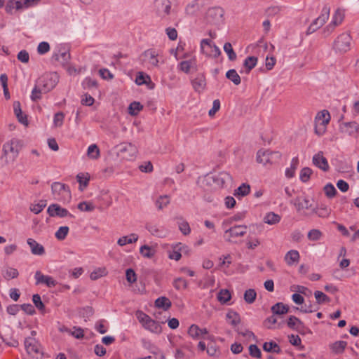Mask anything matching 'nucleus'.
Listing matches in <instances>:
<instances>
[{
  "instance_id": "a211bd4d",
  "label": "nucleus",
  "mask_w": 359,
  "mask_h": 359,
  "mask_svg": "<svg viewBox=\"0 0 359 359\" xmlns=\"http://www.w3.org/2000/svg\"><path fill=\"white\" fill-rule=\"evenodd\" d=\"M287 326L292 330H295L299 332L304 328V325L298 318L290 316L287 321Z\"/></svg>"
},
{
  "instance_id": "f8f14e48",
  "label": "nucleus",
  "mask_w": 359,
  "mask_h": 359,
  "mask_svg": "<svg viewBox=\"0 0 359 359\" xmlns=\"http://www.w3.org/2000/svg\"><path fill=\"white\" fill-rule=\"evenodd\" d=\"M247 226L235 225L225 231V234H229V237H241L247 233Z\"/></svg>"
},
{
  "instance_id": "cd10ccee",
  "label": "nucleus",
  "mask_w": 359,
  "mask_h": 359,
  "mask_svg": "<svg viewBox=\"0 0 359 359\" xmlns=\"http://www.w3.org/2000/svg\"><path fill=\"white\" fill-rule=\"evenodd\" d=\"M257 57L255 56H248L243 62L245 72L249 74L250 72L256 66L257 63Z\"/></svg>"
},
{
  "instance_id": "7ed1b4c3",
  "label": "nucleus",
  "mask_w": 359,
  "mask_h": 359,
  "mask_svg": "<svg viewBox=\"0 0 359 359\" xmlns=\"http://www.w3.org/2000/svg\"><path fill=\"white\" fill-rule=\"evenodd\" d=\"M176 0H154V9L156 15L161 20L166 19L168 15L174 13L172 8Z\"/></svg>"
},
{
  "instance_id": "79ce46f5",
  "label": "nucleus",
  "mask_w": 359,
  "mask_h": 359,
  "mask_svg": "<svg viewBox=\"0 0 359 359\" xmlns=\"http://www.w3.org/2000/svg\"><path fill=\"white\" fill-rule=\"evenodd\" d=\"M194 66H196L194 60H184L179 64V69L184 73L188 74L190 69Z\"/></svg>"
},
{
  "instance_id": "ddd939ff",
  "label": "nucleus",
  "mask_w": 359,
  "mask_h": 359,
  "mask_svg": "<svg viewBox=\"0 0 359 359\" xmlns=\"http://www.w3.org/2000/svg\"><path fill=\"white\" fill-rule=\"evenodd\" d=\"M35 278L36 280V284L44 283L48 287H55L57 282L50 276H45L41 273L40 271H37L35 273Z\"/></svg>"
},
{
  "instance_id": "4be33fe9",
  "label": "nucleus",
  "mask_w": 359,
  "mask_h": 359,
  "mask_svg": "<svg viewBox=\"0 0 359 359\" xmlns=\"http://www.w3.org/2000/svg\"><path fill=\"white\" fill-rule=\"evenodd\" d=\"M193 88L197 92L202 91L206 85L205 79L203 75H199L191 81Z\"/></svg>"
},
{
  "instance_id": "393cba45",
  "label": "nucleus",
  "mask_w": 359,
  "mask_h": 359,
  "mask_svg": "<svg viewBox=\"0 0 359 359\" xmlns=\"http://www.w3.org/2000/svg\"><path fill=\"white\" fill-rule=\"evenodd\" d=\"M208 18H212L215 20H220L222 19L224 15V11L219 7L212 8L208 10L207 13Z\"/></svg>"
},
{
  "instance_id": "8fccbe9b",
  "label": "nucleus",
  "mask_w": 359,
  "mask_h": 359,
  "mask_svg": "<svg viewBox=\"0 0 359 359\" xmlns=\"http://www.w3.org/2000/svg\"><path fill=\"white\" fill-rule=\"evenodd\" d=\"M257 297V293L254 289H248L244 293V299L248 304H252Z\"/></svg>"
},
{
  "instance_id": "4d7b16f0",
  "label": "nucleus",
  "mask_w": 359,
  "mask_h": 359,
  "mask_svg": "<svg viewBox=\"0 0 359 359\" xmlns=\"http://www.w3.org/2000/svg\"><path fill=\"white\" fill-rule=\"evenodd\" d=\"M344 16V13L340 9H337L332 17L331 22L334 26H337L342 22Z\"/></svg>"
},
{
  "instance_id": "6ab92c4d",
  "label": "nucleus",
  "mask_w": 359,
  "mask_h": 359,
  "mask_svg": "<svg viewBox=\"0 0 359 359\" xmlns=\"http://www.w3.org/2000/svg\"><path fill=\"white\" fill-rule=\"evenodd\" d=\"M13 111L16 116L18 121L22 124L27 125V118L26 115L22 114L21 109V104L19 101H15L13 102Z\"/></svg>"
},
{
  "instance_id": "bb28decb",
  "label": "nucleus",
  "mask_w": 359,
  "mask_h": 359,
  "mask_svg": "<svg viewBox=\"0 0 359 359\" xmlns=\"http://www.w3.org/2000/svg\"><path fill=\"white\" fill-rule=\"evenodd\" d=\"M22 8V1L20 0H9L7 2L5 10L6 13L12 14L14 9L20 10Z\"/></svg>"
},
{
  "instance_id": "37998d69",
  "label": "nucleus",
  "mask_w": 359,
  "mask_h": 359,
  "mask_svg": "<svg viewBox=\"0 0 359 359\" xmlns=\"http://www.w3.org/2000/svg\"><path fill=\"white\" fill-rule=\"evenodd\" d=\"M144 327L154 333H160L161 332V325L152 319L149 320L147 324H146Z\"/></svg>"
},
{
  "instance_id": "f03ea898",
  "label": "nucleus",
  "mask_w": 359,
  "mask_h": 359,
  "mask_svg": "<svg viewBox=\"0 0 359 359\" xmlns=\"http://www.w3.org/2000/svg\"><path fill=\"white\" fill-rule=\"evenodd\" d=\"M51 191L55 200L63 203H67L71 201L72 194L68 185L55 182L51 184Z\"/></svg>"
},
{
  "instance_id": "0e129e2a",
  "label": "nucleus",
  "mask_w": 359,
  "mask_h": 359,
  "mask_svg": "<svg viewBox=\"0 0 359 359\" xmlns=\"http://www.w3.org/2000/svg\"><path fill=\"white\" fill-rule=\"evenodd\" d=\"M42 93H43V92L41 90V88L37 85H36L32 91L31 100L34 102L40 100L41 98V95Z\"/></svg>"
},
{
  "instance_id": "c9c22d12",
  "label": "nucleus",
  "mask_w": 359,
  "mask_h": 359,
  "mask_svg": "<svg viewBox=\"0 0 359 359\" xmlns=\"http://www.w3.org/2000/svg\"><path fill=\"white\" fill-rule=\"evenodd\" d=\"M250 192V186L248 184L243 183L236 190L234 195L236 196H245Z\"/></svg>"
},
{
  "instance_id": "4468645a",
  "label": "nucleus",
  "mask_w": 359,
  "mask_h": 359,
  "mask_svg": "<svg viewBox=\"0 0 359 359\" xmlns=\"http://www.w3.org/2000/svg\"><path fill=\"white\" fill-rule=\"evenodd\" d=\"M330 7L327 5H325L322 9L320 15L313 21V24L317 26L318 28L321 27L328 20L330 16Z\"/></svg>"
},
{
  "instance_id": "423d86ee",
  "label": "nucleus",
  "mask_w": 359,
  "mask_h": 359,
  "mask_svg": "<svg viewBox=\"0 0 359 359\" xmlns=\"http://www.w3.org/2000/svg\"><path fill=\"white\" fill-rule=\"evenodd\" d=\"M330 121V114L327 110L319 111L315 118V133L318 135L324 134Z\"/></svg>"
},
{
  "instance_id": "a18cd8bd",
  "label": "nucleus",
  "mask_w": 359,
  "mask_h": 359,
  "mask_svg": "<svg viewBox=\"0 0 359 359\" xmlns=\"http://www.w3.org/2000/svg\"><path fill=\"white\" fill-rule=\"evenodd\" d=\"M224 50L227 54L228 58L230 61L236 60L237 55L232 48V45L229 42H226L224 45Z\"/></svg>"
},
{
  "instance_id": "aec40b11",
  "label": "nucleus",
  "mask_w": 359,
  "mask_h": 359,
  "mask_svg": "<svg viewBox=\"0 0 359 359\" xmlns=\"http://www.w3.org/2000/svg\"><path fill=\"white\" fill-rule=\"evenodd\" d=\"M52 61H58L61 65H65L70 60V53L69 51H63L58 53H54L51 57Z\"/></svg>"
},
{
  "instance_id": "338daca9",
  "label": "nucleus",
  "mask_w": 359,
  "mask_h": 359,
  "mask_svg": "<svg viewBox=\"0 0 359 359\" xmlns=\"http://www.w3.org/2000/svg\"><path fill=\"white\" fill-rule=\"evenodd\" d=\"M50 50V45L48 42L42 41L39 43L37 47V52L40 55H43Z\"/></svg>"
},
{
  "instance_id": "c85d7f7f",
  "label": "nucleus",
  "mask_w": 359,
  "mask_h": 359,
  "mask_svg": "<svg viewBox=\"0 0 359 359\" xmlns=\"http://www.w3.org/2000/svg\"><path fill=\"white\" fill-rule=\"evenodd\" d=\"M145 228L153 236H155L157 237H163L165 236V233H164L163 228L158 226L156 224H147L145 226Z\"/></svg>"
},
{
  "instance_id": "052dcab7",
  "label": "nucleus",
  "mask_w": 359,
  "mask_h": 359,
  "mask_svg": "<svg viewBox=\"0 0 359 359\" xmlns=\"http://www.w3.org/2000/svg\"><path fill=\"white\" fill-rule=\"evenodd\" d=\"M324 191L328 198H333L337 194L335 187L331 183H328L324 187Z\"/></svg>"
},
{
  "instance_id": "13d9d810",
  "label": "nucleus",
  "mask_w": 359,
  "mask_h": 359,
  "mask_svg": "<svg viewBox=\"0 0 359 359\" xmlns=\"http://www.w3.org/2000/svg\"><path fill=\"white\" fill-rule=\"evenodd\" d=\"M294 205L296 206L297 210L299 211L302 209H309L311 206L309 201L307 198H304L303 202H301L299 198H297L295 199Z\"/></svg>"
},
{
  "instance_id": "4c0bfd02",
  "label": "nucleus",
  "mask_w": 359,
  "mask_h": 359,
  "mask_svg": "<svg viewBox=\"0 0 359 359\" xmlns=\"http://www.w3.org/2000/svg\"><path fill=\"white\" fill-rule=\"evenodd\" d=\"M226 319L229 320V323L234 327L238 325L241 322V318L238 313L233 311H229L226 313Z\"/></svg>"
},
{
  "instance_id": "49530a36",
  "label": "nucleus",
  "mask_w": 359,
  "mask_h": 359,
  "mask_svg": "<svg viewBox=\"0 0 359 359\" xmlns=\"http://www.w3.org/2000/svg\"><path fill=\"white\" fill-rule=\"evenodd\" d=\"M155 203L158 210H163L170 203V198L168 195L160 196Z\"/></svg>"
},
{
  "instance_id": "dca6fc26",
  "label": "nucleus",
  "mask_w": 359,
  "mask_h": 359,
  "mask_svg": "<svg viewBox=\"0 0 359 359\" xmlns=\"http://www.w3.org/2000/svg\"><path fill=\"white\" fill-rule=\"evenodd\" d=\"M27 243L29 245L31 252L33 255H43L45 253L43 246L37 243L34 239L28 238Z\"/></svg>"
},
{
  "instance_id": "ea45409f",
  "label": "nucleus",
  "mask_w": 359,
  "mask_h": 359,
  "mask_svg": "<svg viewBox=\"0 0 359 359\" xmlns=\"http://www.w3.org/2000/svg\"><path fill=\"white\" fill-rule=\"evenodd\" d=\"M143 109L140 102L134 101L128 107V113L132 116H136Z\"/></svg>"
},
{
  "instance_id": "e2e57ef3",
  "label": "nucleus",
  "mask_w": 359,
  "mask_h": 359,
  "mask_svg": "<svg viewBox=\"0 0 359 359\" xmlns=\"http://www.w3.org/2000/svg\"><path fill=\"white\" fill-rule=\"evenodd\" d=\"M249 353L252 357L256 358H260L262 357V353L258 346L255 344H251L249 346Z\"/></svg>"
},
{
  "instance_id": "39448f33",
  "label": "nucleus",
  "mask_w": 359,
  "mask_h": 359,
  "mask_svg": "<svg viewBox=\"0 0 359 359\" xmlns=\"http://www.w3.org/2000/svg\"><path fill=\"white\" fill-rule=\"evenodd\" d=\"M57 82L58 76L56 73L48 74L39 79L37 86L43 93H47L55 88Z\"/></svg>"
},
{
  "instance_id": "864d4df0",
  "label": "nucleus",
  "mask_w": 359,
  "mask_h": 359,
  "mask_svg": "<svg viewBox=\"0 0 359 359\" xmlns=\"http://www.w3.org/2000/svg\"><path fill=\"white\" fill-rule=\"evenodd\" d=\"M201 328L195 324L191 325L188 330V334L191 337L195 339H200Z\"/></svg>"
},
{
  "instance_id": "b1692460",
  "label": "nucleus",
  "mask_w": 359,
  "mask_h": 359,
  "mask_svg": "<svg viewBox=\"0 0 359 359\" xmlns=\"http://www.w3.org/2000/svg\"><path fill=\"white\" fill-rule=\"evenodd\" d=\"M171 306V301L165 297H158L155 301V306L164 311H168Z\"/></svg>"
},
{
  "instance_id": "774afa93",
  "label": "nucleus",
  "mask_w": 359,
  "mask_h": 359,
  "mask_svg": "<svg viewBox=\"0 0 359 359\" xmlns=\"http://www.w3.org/2000/svg\"><path fill=\"white\" fill-rule=\"evenodd\" d=\"M180 231L185 236L189 235L191 232V228L187 221H182L178 223Z\"/></svg>"
},
{
  "instance_id": "a878e982",
  "label": "nucleus",
  "mask_w": 359,
  "mask_h": 359,
  "mask_svg": "<svg viewBox=\"0 0 359 359\" xmlns=\"http://www.w3.org/2000/svg\"><path fill=\"white\" fill-rule=\"evenodd\" d=\"M271 309L273 315H283L288 313L289 306L282 302H278L272 306Z\"/></svg>"
},
{
  "instance_id": "5701e85b",
  "label": "nucleus",
  "mask_w": 359,
  "mask_h": 359,
  "mask_svg": "<svg viewBox=\"0 0 359 359\" xmlns=\"http://www.w3.org/2000/svg\"><path fill=\"white\" fill-rule=\"evenodd\" d=\"M76 180L79 184V190L83 191L88 185L90 175L88 172H80L76 175Z\"/></svg>"
},
{
  "instance_id": "2eb2a0df",
  "label": "nucleus",
  "mask_w": 359,
  "mask_h": 359,
  "mask_svg": "<svg viewBox=\"0 0 359 359\" xmlns=\"http://www.w3.org/2000/svg\"><path fill=\"white\" fill-rule=\"evenodd\" d=\"M342 131L350 136H357L359 132V125L355 121L346 122L342 124Z\"/></svg>"
},
{
  "instance_id": "6e6552de",
  "label": "nucleus",
  "mask_w": 359,
  "mask_h": 359,
  "mask_svg": "<svg viewBox=\"0 0 359 359\" xmlns=\"http://www.w3.org/2000/svg\"><path fill=\"white\" fill-rule=\"evenodd\" d=\"M280 157L281 154L280 152L270 150L260 149L257 154V162L264 165L272 164L274 162V159H280Z\"/></svg>"
},
{
  "instance_id": "20e7f679",
  "label": "nucleus",
  "mask_w": 359,
  "mask_h": 359,
  "mask_svg": "<svg viewBox=\"0 0 359 359\" xmlns=\"http://www.w3.org/2000/svg\"><path fill=\"white\" fill-rule=\"evenodd\" d=\"M23 147L22 140L18 138H12L9 141H7L4 144L2 147V151L4 156H7L11 154L13 160H15L18 156L20 151Z\"/></svg>"
},
{
  "instance_id": "69168bd1",
  "label": "nucleus",
  "mask_w": 359,
  "mask_h": 359,
  "mask_svg": "<svg viewBox=\"0 0 359 359\" xmlns=\"http://www.w3.org/2000/svg\"><path fill=\"white\" fill-rule=\"evenodd\" d=\"M84 89H90L92 88H97V83L95 80L90 78H86L82 83Z\"/></svg>"
},
{
  "instance_id": "6e6d98bb",
  "label": "nucleus",
  "mask_w": 359,
  "mask_h": 359,
  "mask_svg": "<svg viewBox=\"0 0 359 359\" xmlns=\"http://www.w3.org/2000/svg\"><path fill=\"white\" fill-rule=\"evenodd\" d=\"M107 273L105 268H98L97 269L91 272L90 278L91 280H95L98 278L106 276Z\"/></svg>"
},
{
  "instance_id": "0eeeda50",
  "label": "nucleus",
  "mask_w": 359,
  "mask_h": 359,
  "mask_svg": "<svg viewBox=\"0 0 359 359\" xmlns=\"http://www.w3.org/2000/svg\"><path fill=\"white\" fill-rule=\"evenodd\" d=\"M351 37L348 33L338 36L333 43V48L337 52L345 53L351 48Z\"/></svg>"
},
{
  "instance_id": "2f4dec72",
  "label": "nucleus",
  "mask_w": 359,
  "mask_h": 359,
  "mask_svg": "<svg viewBox=\"0 0 359 359\" xmlns=\"http://www.w3.org/2000/svg\"><path fill=\"white\" fill-rule=\"evenodd\" d=\"M280 216L273 212L267 213L264 217V222L268 224L273 225L280 222Z\"/></svg>"
},
{
  "instance_id": "473e14b6",
  "label": "nucleus",
  "mask_w": 359,
  "mask_h": 359,
  "mask_svg": "<svg viewBox=\"0 0 359 359\" xmlns=\"http://www.w3.org/2000/svg\"><path fill=\"white\" fill-rule=\"evenodd\" d=\"M138 238L137 234L131 233L130 236H123L120 238L117 241V244L120 246H123L126 244L133 243L137 241Z\"/></svg>"
},
{
  "instance_id": "a19ab883",
  "label": "nucleus",
  "mask_w": 359,
  "mask_h": 359,
  "mask_svg": "<svg viewBox=\"0 0 359 359\" xmlns=\"http://www.w3.org/2000/svg\"><path fill=\"white\" fill-rule=\"evenodd\" d=\"M121 152H126L128 151L130 156H134L137 152L136 147L131 143H123L121 145L120 149Z\"/></svg>"
},
{
  "instance_id": "5fc2aeb1",
  "label": "nucleus",
  "mask_w": 359,
  "mask_h": 359,
  "mask_svg": "<svg viewBox=\"0 0 359 359\" xmlns=\"http://www.w3.org/2000/svg\"><path fill=\"white\" fill-rule=\"evenodd\" d=\"M69 227L67 226H60L56 231L55 236L59 241H63L67 236Z\"/></svg>"
},
{
  "instance_id": "9d476101",
  "label": "nucleus",
  "mask_w": 359,
  "mask_h": 359,
  "mask_svg": "<svg viewBox=\"0 0 359 359\" xmlns=\"http://www.w3.org/2000/svg\"><path fill=\"white\" fill-rule=\"evenodd\" d=\"M47 212L48 213L50 217H69L71 218L74 217V216L72 214H71L66 208H62L57 203H53L49 205L47 210Z\"/></svg>"
},
{
  "instance_id": "1a4fd4ad",
  "label": "nucleus",
  "mask_w": 359,
  "mask_h": 359,
  "mask_svg": "<svg viewBox=\"0 0 359 359\" xmlns=\"http://www.w3.org/2000/svg\"><path fill=\"white\" fill-rule=\"evenodd\" d=\"M25 347L27 353L32 357L37 358L39 355H43L41 345L34 337H27L25 339Z\"/></svg>"
},
{
  "instance_id": "9b49d317",
  "label": "nucleus",
  "mask_w": 359,
  "mask_h": 359,
  "mask_svg": "<svg viewBox=\"0 0 359 359\" xmlns=\"http://www.w3.org/2000/svg\"><path fill=\"white\" fill-rule=\"evenodd\" d=\"M312 162L314 165L324 172H327L330 169L328 161L325 157L323 156V152L320 151L313 156Z\"/></svg>"
},
{
  "instance_id": "603ef678",
  "label": "nucleus",
  "mask_w": 359,
  "mask_h": 359,
  "mask_svg": "<svg viewBox=\"0 0 359 359\" xmlns=\"http://www.w3.org/2000/svg\"><path fill=\"white\" fill-rule=\"evenodd\" d=\"M314 296L318 304H322L330 301V297L321 291H316Z\"/></svg>"
},
{
  "instance_id": "72a5a7b5",
  "label": "nucleus",
  "mask_w": 359,
  "mask_h": 359,
  "mask_svg": "<svg viewBox=\"0 0 359 359\" xmlns=\"http://www.w3.org/2000/svg\"><path fill=\"white\" fill-rule=\"evenodd\" d=\"M226 77L236 86L239 85L241 82V76L234 69L227 71L226 73Z\"/></svg>"
},
{
  "instance_id": "bf43d9fd",
  "label": "nucleus",
  "mask_w": 359,
  "mask_h": 359,
  "mask_svg": "<svg viewBox=\"0 0 359 359\" xmlns=\"http://www.w3.org/2000/svg\"><path fill=\"white\" fill-rule=\"evenodd\" d=\"M173 286L176 290L186 289L188 286V283L182 278H177L174 280Z\"/></svg>"
},
{
  "instance_id": "de8ad7c7",
  "label": "nucleus",
  "mask_w": 359,
  "mask_h": 359,
  "mask_svg": "<svg viewBox=\"0 0 359 359\" xmlns=\"http://www.w3.org/2000/svg\"><path fill=\"white\" fill-rule=\"evenodd\" d=\"M312 173H313V171L310 168H309V167L303 168L301 170L300 174H299L300 180L304 183L309 182Z\"/></svg>"
},
{
  "instance_id": "e433bc0d",
  "label": "nucleus",
  "mask_w": 359,
  "mask_h": 359,
  "mask_svg": "<svg viewBox=\"0 0 359 359\" xmlns=\"http://www.w3.org/2000/svg\"><path fill=\"white\" fill-rule=\"evenodd\" d=\"M231 298V294L229 290L222 289L217 294V299L222 304H226Z\"/></svg>"
},
{
  "instance_id": "c756f323",
  "label": "nucleus",
  "mask_w": 359,
  "mask_h": 359,
  "mask_svg": "<svg viewBox=\"0 0 359 359\" xmlns=\"http://www.w3.org/2000/svg\"><path fill=\"white\" fill-rule=\"evenodd\" d=\"M263 350L268 353H280L281 352L279 345L273 341L265 342L263 344Z\"/></svg>"
},
{
  "instance_id": "680f3d73",
  "label": "nucleus",
  "mask_w": 359,
  "mask_h": 359,
  "mask_svg": "<svg viewBox=\"0 0 359 359\" xmlns=\"http://www.w3.org/2000/svg\"><path fill=\"white\" fill-rule=\"evenodd\" d=\"M78 209L81 211L91 212L94 210L95 206L90 203L83 201L79 203Z\"/></svg>"
},
{
  "instance_id": "7c9ffc66",
  "label": "nucleus",
  "mask_w": 359,
  "mask_h": 359,
  "mask_svg": "<svg viewBox=\"0 0 359 359\" xmlns=\"http://www.w3.org/2000/svg\"><path fill=\"white\" fill-rule=\"evenodd\" d=\"M2 276L6 280H11L17 278L19 276L18 271L10 266H6L2 271Z\"/></svg>"
},
{
  "instance_id": "3c124183",
  "label": "nucleus",
  "mask_w": 359,
  "mask_h": 359,
  "mask_svg": "<svg viewBox=\"0 0 359 359\" xmlns=\"http://www.w3.org/2000/svg\"><path fill=\"white\" fill-rule=\"evenodd\" d=\"M142 255L147 258H151L154 255V250L147 245H142L140 249Z\"/></svg>"
},
{
  "instance_id": "f704fd0d",
  "label": "nucleus",
  "mask_w": 359,
  "mask_h": 359,
  "mask_svg": "<svg viewBox=\"0 0 359 359\" xmlns=\"http://www.w3.org/2000/svg\"><path fill=\"white\" fill-rule=\"evenodd\" d=\"M299 164V159L294 157L292 159L290 167L285 170V175L288 178H292L294 176L295 170Z\"/></svg>"
},
{
  "instance_id": "f257e3e1",
  "label": "nucleus",
  "mask_w": 359,
  "mask_h": 359,
  "mask_svg": "<svg viewBox=\"0 0 359 359\" xmlns=\"http://www.w3.org/2000/svg\"><path fill=\"white\" fill-rule=\"evenodd\" d=\"M140 59L143 65L149 67H158L159 63H163L161 51L156 48H149L144 50L140 55Z\"/></svg>"
},
{
  "instance_id": "09e8293b",
  "label": "nucleus",
  "mask_w": 359,
  "mask_h": 359,
  "mask_svg": "<svg viewBox=\"0 0 359 359\" xmlns=\"http://www.w3.org/2000/svg\"><path fill=\"white\" fill-rule=\"evenodd\" d=\"M88 156L93 159H97L100 156V149L96 144H91L88 147L87 151Z\"/></svg>"
},
{
  "instance_id": "f3484780",
  "label": "nucleus",
  "mask_w": 359,
  "mask_h": 359,
  "mask_svg": "<svg viewBox=\"0 0 359 359\" xmlns=\"http://www.w3.org/2000/svg\"><path fill=\"white\" fill-rule=\"evenodd\" d=\"M230 175L226 172H220L212 177L208 178V180H211L218 187H223L226 180H230Z\"/></svg>"
},
{
  "instance_id": "c03bdc74",
  "label": "nucleus",
  "mask_w": 359,
  "mask_h": 359,
  "mask_svg": "<svg viewBox=\"0 0 359 359\" xmlns=\"http://www.w3.org/2000/svg\"><path fill=\"white\" fill-rule=\"evenodd\" d=\"M213 43L210 39H203L201 41V52L206 55V53L213 48Z\"/></svg>"
},
{
  "instance_id": "412c9836",
  "label": "nucleus",
  "mask_w": 359,
  "mask_h": 359,
  "mask_svg": "<svg viewBox=\"0 0 359 359\" xmlns=\"http://www.w3.org/2000/svg\"><path fill=\"white\" fill-rule=\"evenodd\" d=\"M299 253L297 250H291L286 253L285 260L288 265H292L294 263L299 262Z\"/></svg>"
},
{
  "instance_id": "58836bf2",
  "label": "nucleus",
  "mask_w": 359,
  "mask_h": 359,
  "mask_svg": "<svg viewBox=\"0 0 359 359\" xmlns=\"http://www.w3.org/2000/svg\"><path fill=\"white\" fill-rule=\"evenodd\" d=\"M346 346H347L346 341H337L333 343L330 346V348L334 353L339 354V353H341L342 352H344Z\"/></svg>"
}]
</instances>
